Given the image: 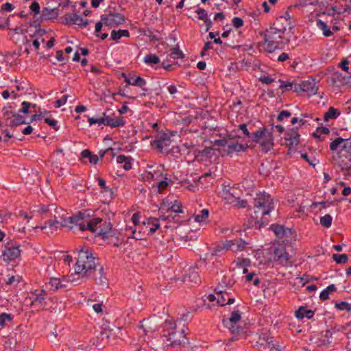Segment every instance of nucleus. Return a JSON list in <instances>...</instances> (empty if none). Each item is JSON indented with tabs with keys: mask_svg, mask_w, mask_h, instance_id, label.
<instances>
[{
	"mask_svg": "<svg viewBox=\"0 0 351 351\" xmlns=\"http://www.w3.org/2000/svg\"><path fill=\"white\" fill-rule=\"evenodd\" d=\"M63 226L70 229L77 228L82 231H90L95 236H101L102 239L108 234L112 230V224L109 221L95 217V211L91 209H84L77 214L64 220Z\"/></svg>",
	"mask_w": 351,
	"mask_h": 351,
	"instance_id": "obj_1",
	"label": "nucleus"
},
{
	"mask_svg": "<svg viewBox=\"0 0 351 351\" xmlns=\"http://www.w3.org/2000/svg\"><path fill=\"white\" fill-rule=\"evenodd\" d=\"M182 322L165 320L162 326V335L169 342L168 346L171 348L180 349L189 345V338L185 332V326H180Z\"/></svg>",
	"mask_w": 351,
	"mask_h": 351,
	"instance_id": "obj_2",
	"label": "nucleus"
},
{
	"mask_svg": "<svg viewBox=\"0 0 351 351\" xmlns=\"http://www.w3.org/2000/svg\"><path fill=\"white\" fill-rule=\"evenodd\" d=\"M254 214L252 217L255 220V225L259 228L267 224L266 215L274 209V204L271 195L265 192L256 194L254 199Z\"/></svg>",
	"mask_w": 351,
	"mask_h": 351,
	"instance_id": "obj_3",
	"label": "nucleus"
},
{
	"mask_svg": "<svg viewBox=\"0 0 351 351\" xmlns=\"http://www.w3.org/2000/svg\"><path fill=\"white\" fill-rule=\"evenodd\" d=\"M96 258L93 256L92 251L86 247H82L78 252V256L75 265V270L82 274L86 278H93L97 264Z\"/></svg>",
	"mask_w": 351,
	"mask_h": 351,
	"instance_id": "obj_4",
	"label": "nucleus"
},
{
	"mask_svg": "<svg viewBox=\"0 0 351 351\" xmlns=\"http://www.w3.org/2000/svg\"><path fill=\"white\" fill-rule=\"evenodd\" d=\"M251 141L259 145L262 152L267 153L273 149L274 138L272 128H259L251 134Z\"/></svg>",
	"mask_w": 351,
	"mask_h": 351,
	"instance_id": "obj_5",
	"label": "nucleus"
},
{
	"mask_svg": "<svg viewBox=\"0 0 351 351\" xmlns=\"http://www.w3.org/2000/svg\"><path fill=\"white\" fill-rule=\"evenodd\" d=\"M332 152H337L340 165L348 166L351 162V142L348 139L338 137L332 141L329 145Z\"/></svg>",
	"mask_w": 351,
	"mask_h": 351,
	"instance_id": "obj_6",
	"label": "nucleus"
},
{
	"mask_svg": "<svg viewBox=\"0 0 351 351\" xmlns=\"http://www.w3.org/2000/svg\"><path fill=\"white\" fill-rule=\"evenodd\" d=\"M284 36V30L271 27L267 29L264 36V42L263 48L265 51L271 53L276 49L280 47L282 44V38Z\"/></svg>",
	"mask_w": 351,
	"mask_h": 351,
	"instance_id": "obj_7",
	"label": "nucleus"
},
{
	"mask_svg": "<svg viewBox=\"0 0 351 351\" xmlns=\"http://www.w3.org/2000/svg\"><path fill=\"white\" fill-rule=\"evenodd\" d=\"M274 261L279 264L287 266L292 263L291 246H286L285 243H273Z\"/></svg>",
	"mask_w": 351,
	"mask_h": 351,
	"instance_id": "obj_8",
	"label": "nucleus"
},
{
	"mask_svg": "<svg viewBox=\"0 0 351 351\" xmlns=\"http://www.w3.org/2000/svg\"><path fill=\"white\" fill-rule=\"evenodd\" d=\"M3 117L0 121V125H6L11 128L25 123V117L19 114L14 113L11 107L3 109Z\"/></svg>",
	"mask_w": 351,
	"mask_h": 351,
	"instance_id": "obj_9",
	"label": "nucleus"
},
{
	"mask_svg": "<svg viewBox=\"0 0 351 351\" xmlns=\"http://www.w3.org/2000/svg\"><path fill=\"white\" fill-rule=\"evenodd\" d=\"M205 266L206 261L204 260L198 261L193 267H190L186 270V274L184 275L182 280L185 282L199 283L201 279L199 274L201 271V268Z\"/></svg>",
	"mask_w": 351,
	"mask_h": 351,
	"instance_id": "obj_10",
	"label": "nucleus"
},
{
	"mask_svg": "<svg viewBox=\"0 0 351 351\" xmlns=\"http://www.w3.org/2000/svg\"><path fill=\"white\" fill-rule=\"evenodd\" d=\"M31 295H32V298H30V306L35 308L37 312L45 309L47 304L46 298L47 295V291L43 289H35L31 291Z\"/></svg>",
	"mask_w": 351,
	"mask_h": 351,
	"instance_id": "obj_11",
	"label": "nucleus"
},
{
	"mask_svg": "<svg viewBox=\"0 0 351 351\" xmlns=\"http://www.w3.org/2000/svg\"><path fill=\"white\" fill-rule=\"evenodd\" d=\"M269 229L274 232L279 239L282 240V241L296 240V232L294 230L278 224L271 225Z\"/></svg>",
	"mask_w": 351,
	"mask_h": 351,
	"instance_id": "obj_12",
	"label": "nucleus"
},
{
	"mask_svg": "<svg viewBox=\"0 0 351 351\" xmlns=\"http://www.w3.org/2000/svg\"><path fill=\"white\" fill-rule=\"evenodd\" d=\"M101 18L104 25L111 27L118 26L125 21V17L122 14L111 11L103 14Z\"/></svg>",
	"mask_w": 351,
	"mask_h": 351,
	"instance_id": "obj_13",
	"label": "nucleus"
},
{
	"mask_svg": "<svg viewBox=\"0 0 351 351\" xmlns=\"http://www.w3.org/2000/svg\"><path fill=\"white\" fill-rule=\"evenodd\" d=\"M171 143L170 136L166 133H159L154 140L151 141V145L158 152H162L169 149Z\"/></svg>",
	"mask_w": 351,
	"mask_h": 351,
	"instance_id": "obj_14",
	"label": "nucleus"
},
{
	"mask_svg": "<svg viewBox=\"0 0 351 351\" xmlns=\"http://www.w3.org/2000/svg\"><path fill=\"white\" fill-rule=\"evenodd\" d=\"M10 243H6L3 250L2 258L6 262L15 260L21 254L19 247L10 245Z\"/></svg>",
	"mask_w": 351,
	"mask_h": 351,
	"instance_id": "obj_15",
	"label": "nucleus"
},
{
	"mask_svg": "<svg viewBox=\"0 0 351 351\" xmlns=\"http://www.w3.org/2000/svg\"><path fill=\"white\" fill-rule=\"evenodd\" d=\"M219 145L223 147V151L227 154H230L235 152H241L245 150V147L243 145L234 141H227L226 140H220Z\"/></svg>",
	"mask_w": 351,
	"mask_h": 351,
	"instance_id": "obj_16",
	"label": "nucleus"
},
{
	"mask_svg": "<svg viewBox=\"0 0 351 351\" xmlns=\"http://www.w3.org/2000/svg\"><path fill=\"white\" fill-rule=\"evenodd\" d=\"M241 312L238 309H234L230 315V317L227 319L223 320V324L225 327L232 330V333L239 334V330L238 328L234 327L236 324L241 319Z\"/></svg>",
	"mask_w": 351,
	"mask_h": 351,
	"instance_id": "obj_17",
	"label": "nucleus"
},
{
	"mask_svg": "<svg viewBox=\"0 0 351 351\" xmlns=\"http://www.w3.org/2000/svg\"><path fill=\"white\" fill-rule=\"evenodd\" d=\"M351 76L343 75L339 71L333 72L329 77V81L333 86L341 87L350 82Z\"/></svg>",
	"mask_w": 351,
	"mask_h": 351,
	"instance_id": "obj_18",
	"label": "nucleus"
},
{
	"mask_svg": "<svg viewBox=\"0 0 351 351\" xmlns=\"http://www.w3.org/2000/svg\"><path fill=\"white\" fill-rule=\"evenodd\" d=\"M48 285L50 286L49 289L53 291L59 289H66L68 287L66 276H63L62 278H51Z\"/></svg>",
	"mask_w": 351,
	"mask_h": 351,
	"instance_id": "obj_19",
	"label": "nucleus"
},
{
	"mask_svg": "<svg viewBox=\"0 0 351 351\" xmlns=\"http://www.w3.org/2000/svg\"><path fill=\"white\" fill-rule=\"evenodd\" d=\"M285 140L289 149L295 148L300 143V134L296 130L291 129L287 132Z\"/></svg>",
	"mask_w": 351,
	"mask_h": 351,
	"instance_id": "obj_20",
	"label": "nucleus"
},
{
	"mask_svg": "<svg viewBox=\"0 0 351 351\" xmlns=\"http://www.w3.org/2000/svg\"><path fill=\"white\" fill-rule=\"evenodd\" d=\"M104 116V125L110 126L111 128H117L123 126L125 121L122 117H117L113 115L112 117L106 115L105 112L103 113Z\"/></svg>",
	"mask_w": 351,
	"mask_h": 351,
	"instance_id": "obj_21",
	"label": "nucleus"
},
{
	"mask_svg": "<svg viewBox=\"0 0 351 351\" xmlns=\"http://www.w3.org/2000/svg\"><path fill=\"white\" fill-rule=\"evenodd\" d=\"M65 21L66 24L69 25H77L81 27H86L88 25L86 19H84L81 16L75 13L66 15Z\"/></svg>",
	"mask_w": 351,
	"mask_h": 351,
	"instance_id": "obj_22",
	"label": "nucleus"
},
{
	"mask_svg": "<svg viewBox=\"0 0 351 351\" xmlns=\"http://www.w3.org/2000/svg\"><path fill=\"white\" fill-rule=\"evenodd\" d=\"M125 77V82L128 85L136 86L142 88L143 90L147 91V90L144 88L146 85V81L145 79L140 76L132 75L127 77L125 74H123Z\"/></svg>",
	"mask_w": 351,
	"mask_h": 351,
	"instance_id": "obj_23",
	"label": "nucleus"
},
{
	"mask_svg": "<svg viewBox=\"0 0 351 351\" xmlns=\"http://www.w3.org/2000/svg\"><path fill=\"white\" fill-rule=\"evenodd\" d=\"M233 245L234 243H232V244H225L223 243L221 244L216 245L215 247L210 249L211 256H221L226 252L230 250L232 245Z\"/></svg>",
	"mask_w": 351,
	"mask_h": 351,
	"instance_id": "obj_24",
	"label": "nucleus"
},
{
	"mask_svg": "<svg viewBox=\"0 0 351 351\" xmlns=\"http://www.w3.org/2000/svg\"><path fill=\"white\" fill-rule=\"evenodd\" d=\"M314 315L315 312L313 311L308 309L306 306H300L295 312V316L298 319H302L304 318L310 319L313 317Z\"/></svg>",
	"mask_w": 351,
	"mask_h": 351,
	"instance_id": "obj_25",
	"label": "nucleus"
},
{
	"mask_svg": "<svg viewBox=\"0 0 351 351\" xmlns=\"http://www.w3.org/2000/svg\"><path fill=\"white\" fill-rule=\"evenodd\" d=\"M222 197L227 204L233 205L237 198L236 196V189L233 188L224 189L222 191Z\"/></svg>",
	"mask_w": 351,
	"mask_h": 351,
	"instance_id": "obj_26",
	"label": "nucleus"
},
{
	"mask_svg": "<svg viewBox=\"0 0 351 351\" xmlns=\"http://www.w3.org/2000/svg\"><path fill=\"white\" fill-rule=\"evenodd\" d=\"M300 89L307 93L308 95H312L316 94L318 87L314 82L304 81L300 84Z\"/></svg>",
	"mask_w": 351,
	"mask_h": 351,
	"instance_id": "obj_27",
	"label": "nucleus"
},
{
	"mask_svg": "<svg viewBox=\"0 0 351 351\" xmlns=\"http://www.w3.org/2000/svg\"><path fill=\"white\" fill-rule=\"evenodd\" d=\"M86 277L84 276L82 274L77 273V271L75 270L73 274H70L66 276V280L69 283H73L74 285H80L84 282L86 280Z\"/></svg>",
	"mask_w": 351,
	"mask_h": 351,
	"instance_id": "obj_28",
	"label": "nucleus"
},
{
	"mask_svg": "<svg viewBox=\"0 0 351 351\" xmlns=\"http://www.w3.org/2000/svg\"><path fill=\"white\" fill-rule=\"evenodd\" d=\"M93 278L97 285L102 286H108V281L104 274L103 267L99 268L98 273H95Z\"/></svg>",
	"mask_w": 351,
	"mask_h": 351,
	"instance_id": "obj_29",
	"label": "nucleus"
},
{
	"mask_svg": "<svg viewBox=\"0 0 351 351\" xmlns=\"http://www.w3.org/2000/svg\"><path fill=\"white\" fill-rule=\"evenodd\" d=\"M209 217V210L206 208L201 210L193 215L194 221L199 223H206Z\"/></svg>",
	"mask_w": 351,
	"mask_h": 351,
	"instance_id": "obj_30",
	"label": "nucleus"
},
{
	"mask_svg": "<svg viewBox=\"0 0 351 351\" xmlns=\"http://www.w3.org/2000/svg\"><path fill=\"white\" fill-rule=\"evenodd\" d=\"M132 158L130 156H126L125 155H119L117 157V162L119 164H123V168L126 170H130L132 169Z\"/></svg>",
	"mask_w": 351,
	"mask_h": 351,
	"instance_id": "obj_31",
	"label": "nucleus"
},
{
	"mask_svg": "<svg viewBox=\"0 0 351 351\" xmlns=\"http://www.w3.org/2000/svg\"><path fill=\"white\" fill-rule=\"evenodd\" d=\"M330 134V130L326 127H318L315 132L313 133V136L317 138L319 141H324L326 138V135Z\"/></svg>",
	"mask_w": 351,
	"mask_h": 351,
	"instance_id": "obj_32",
	"label": "nucleus"
},
{
	"mask_svg": "<svg viewBox=\"0 0 351 351\" xmlns=\"http://www.w3.org/2000/svg\"><path fill=\"white\" fill-rule=\"evenodd\" d=\"M59 222L58 221H49L47 223L40 228L46 234H52L58 227Z\"/></svg>",
	"mask_w": 351,
	"mask_h": 351,
	"instance_id": "obj_33",
	"label": "nucleus"
},
{
	"mask_svg": "<svg viewBox=\"0 0 351 351\" xmlns=\"http://www.w3.org/2000/svg\"><path fill=\"white\" fill-rule=\"evenodd\" d=\"M317 27L321 29L323 32V35L326 37H330L333 34V32L330 30L326 23L324 22L321 19H317L316 21Z\"/></svg>",
	"mask_w": 351,
	"mask_h": 351,
	"instance_id": "obj_34",
	"label": "nucleus"
},
{
	"mask_svg": "<svg viewBox=\"0 0 351 351\" xmlns=\"http://www.w3.org/2000/svg\"><path fill=\"white\" fill-rule=\"evenodd\" d=\"M146 229L149 233H154L158 230L160 227V223L158 222V219L157 218H149L147 219Z\"/></svg>",
	"mask_w": 351,
	"mask_h": 351,
	"instance_id": "obj_35",
	"label": "nucleus"
},
{
	"mask_svg": "<svg viewBox=\"0 0 351 351\" xmlns=\"http://www.w3.org/2000/svg\"><path fill=\"white\" fill-rule=\"evenodd\" d=\"M340 114L341 112L339 110L333 107H330L324 115V121H328L330 119H335L340 115Z\"/></svg>",
	"mask_w": 351,
	"mask_h": 351,
	"instance_id": "obj_36",
	"label": "nucleus"
},
{
	"mask_svg": "<svg viewBox=\"0 0 351 351\" xmlns=\"http://www.w3.org/2000/svg\"><path fill=\"white\" fill-rule=\"evenodd\" d=\"M44 42H45V39L40 35V36H38V37L34 38L32 40H27L26 42V45L28 47H33L36 51H38L39 49L40 43H44Z\"/></svg>",
	"mask_w": 351,
	"mask_h": 351,
	"instance_id": "obj_37",
	"label": "nucleus"
},
{
	"mask_svg": "<svg viewBox=\"0 0 351 351\" xmlns=\"http://www.w3.org/2000/svg\"><path fill=\"white\" fill-rule=\"evenodd\" d=\"M122 36L125 37H129L130 36V32L127 29H119L118 31L112 30L110 35L111 40H118L120 39Z\"/></svg>",
	"mask_w": 351,
	"mask_h": 351,
	"instance_id": "obj_38",
	"label": "nucleus"
},
{
	"mask_svg": "<svg viewBox=\"0 0 351 351\" xmlns=\"http://www.w3.org/2000/svg\"><path fill=\"white\" fill-rule=\"evenodd\" d=\"M144 62L146 64L152 66L160 63V58L154 53H149L144 57Z\"/></svg>",
	"mask_w": 351,
	"mask_h": 351,
	"instance_id": "obj_39",
	"label": "nucleus"
},
{
	"mask_svg": "<svg viewBox=\"0 0 351 351\" xmlns=\"http://www.w3.org/2000/svg\"><path fill=\"white\" fill-rule=\"evenodd\" d=\"M216 294L217 303L221 306H225L226 304L227 298L229 296V293L219 290L216 292Z\"/></svg>",
	"mask_w": 351,
	"mask_h": 351,
	"instance_id": "obj_40",
	"label": "nucleus"
},
{
	"mask_svg": "<svg viewBox=\"0 0 351 351\" xmlns=\"http://www.w3.org/2000/svg\"><path fill=\"white\" fill-rule=\"evenodd\" d=\"M14 319V315L10 313H2L0 314V326L5 327L8 322H11Z\"/></svg>",
	"mask_w": 351,
	"mask_h": 351,
	"instance_id": "obj_41",
	"label": "nucleus"
},
{
	"mask_svg": "<svg viewBox=\"0 0 351 351\" xmlns=\"http://www.w3.org/2000/svg\"><path fill=\"white\" fill-rule=\"evenodd\" d=\"M332 258L337 264L346 263L348 261V256L346 254H333Z\"/></svg>",
	"mask_w": 351,
	"mask_h": 351,
	"instance_id": "obj_42",
	"label": "nucleus"
},
{
	"mask_svg": "<svg viewBox=\"0 0 351 351\" xmlns=\"http://www.w3.org/2000/svg\"><path fill=\"white\" fill-rule=\"evenodd\" d=\"M171 211L177 213H182V205L181 202L177 199L173 200L172 205L170 207Z\"/></svg>",
	"mask_w": 351,
	"mask_h": 351,
	"instance_id": "obj_43",
	"label": "nucleus"
},
{
	"mask_svg": "<svg viewBox=\"0 0 351 351\" xmlns=\"http://www.w3.org/2000/svg\"><path fill=\"white\" fill-rule=\"evenodd\" d=\"M332 218L327 214L320 218V223L322 226L329 228L332 224Z\"/></svg>",
	"mask_w": 351,
	"mask_h": 351,
	"instance_id": "obj_44",
	"label": "nucleus"
},
{
	"mask_svg": "<svg viewBox=\"0 0 351 351\" xmlns=\"http://www.w3.org/2000/svg\"><path fill=\"white\" fill-rule=\"evenodd\" d=\"M173 202L170 197H167V198L164 199L160 204V209L162 210H171L170 207L173 204Z\"/></svg>",
	"mask_w": 351,
	"mask_h": 351,
	"instance_id": "obj_45",
	"label": "nucleus"
},
{
	"mask_svg": "<svg viewBox=\"0 0 351 351\" xmlns=\"http://www.w3.org/2000/svg\"><path fill=\"white\" fill-rule=\"evenodd\" d=\"M335 306L339 310H346L348 312L351 311V305L347 302H336Z\"/></svg>",
	"mask_w": 351,
	"mask_h": 351,
	"instance_id": "obj_46",
	"label": "nucleus"
},
{
	"mask_svg": "<svg viewBox=\"0 0 351 351\" xmlns=\"http://www.w3.org/2000/svg\"><path fill=\"white\" fill-rule=\"evenodd\" d=\"M169 186L167 178H165V180L159 182L157 184L158 192L159 193H163Z\"/></svg>",
	"mask_w": 351,
	"mask_h": 351,
	"instance_id": "obj_47",
	"label": "nucleus"
},
{
	"mask_svg": "<svg viewBox=\"0 0 351 351\" xmlns=\"http://www.w3.org/2000/svg\"><path fill=\"white\" fill-rule=\"evenodd\" d=\"M29 8L32 12L34 14V17H35L40 12V8L39 3L37 1H33L30 5Z\"/></svg>",
	"mask_w": 351,
	"mask_h": 351,
	"instance_id": "obj_48",
	"label": "nucleus"
},
{
	"mask_svg": "<svg viewBox=\"0 0 351 351\" xmlns=\"http://www.w3.org/2000/svg\"><path fill=\"white\" fill-rule=\"evenodd\" d=\"M88 122L90 125L97 123L100 125H104V116L103 115L101 118L88 117Z\"/></svg>",
	"mask_w": 351,
	"mask_h": 351,
	"instance_id": "obj_49",
	"label": "nucleus"
},
{
	"mask_svg": "<svg viewBox=\"0 0 351 351\" xmlns=\"http://www.w3.org/2000/svg\"><path fill=\"white\" fill-rule=\"evenodd\" d=\"M21 109L19 110V112H23L24 114H29L32 112L30 108L32 104L27 101H23L21 104Z\"/></svg>",
	"mask_w": 351,
	"mask_h": 351,
	"instance_id": "obj_50",
	"label": "nucleus"
},
{
	"mask_svg": "<svg viewBox=\"0 0 351 351\" xmlns=\"http://www.w3.org/2000/svg\"><path fill=\"white\" fill-rule=\"evenodd\" d=\"M195 12L197 13V14L198 16V19L200 20H202L204 21L208 19L206 11L203 8H198L195 11Z\"/></svg>",
	"mask_w": 351,
	"mask_h": 351,
	"instance_id": "obj_51",
	"label": "nucleus"
},
{
	"mask_svg": "<svg viewBox=\"0 0 351 351\" xmlns=\"http://www.w3.org/2000/svg\"><path fill=\"white\" fill-rule=\"evenodd\" d=\"M171 56L174 59H178L183 58V54L179 48H173L171 51Z\"/></svg>",
	"mask_w": 351,
	"mask_h": 351,
	"instance_id": "obj_52",
	"label": "nucleus"
},
{
	"mask_svg": "<svg viewBox=\"0 0 351 351\" xmlns=\"http://www.w3.org/2000/svg\"><path fill=\"white\" fill-rule=\"evenodd\" d=\"M232 24L235 28H239L243 25V21L241 18L234 17L232 20Z\"/></svg>",
	"mask_w": 351,
	"mask_h": 351,
	"instance_id": "obj_53",
	"label": "nucleus"
},
{
	"mask_svg": "<svg viewBox=\"0 0 351 351\" xmlns=\"http://www.w3.org/2000/svg\"><path fill=\"white\" fill-rule=\"evenodd\" d=\"M291 113L288 110H282L278 114L277 119L279 121H282L284 119L290 117Z\"/></svg>",
	"mask_w": 351,
	"mask_h": 351,
	"instance_id": "obj_54",
	"label": "nucleus"
},
{
	"mask_svg": "<svg viewBox=\"0 0 351 351\" xmlns=\"http://www.w3.org/2000/svg\"><path fill=\"white\" fill-rule=\"evenodd\" d=\"M234 206L237 208H245L247 206V202L244 199H241L237 197L235 203L233 204Z\"/></svg>",
	"mask_w": 351,
	"mask_h": 351,
	"instance_id": "obj_55",
	"label": "nucleus"
},
{
	"mask_svg": "<svg viewBox=\"0 0 351 351\" xmlns=\"http://www.w3.org/2000/svg\"><path fill=\"white\" fill-rule=\"evenodd\" d=\"M45 122L47 123L49 125L53 127L55 130H58L59 127L58 125V121L56 119H50V118H46L45 119Z\"/></svg>",
	"mask_w": 351,
	"mask_h": 351,
	"instance_id": "obj_56",
	"label": "nucleus"
},
{
	"mask_svg": "<svg viewBox=\"0 0 351 351\" xmlns=\"http://www.w3.org/2000/svg\"><path fill=\"white\" fill-rule=\"evenodd\" d=\"M67 98L68 97L66 95H63L60 99L56 100L55 102V107L60 108L64 105L66 103Z\"/></svg>",
	"mask_w": 351,
	"mask_h": 351,
	"instance_id": "obj_57",
	"label": "nucleus"
},
{
	"mask_svg": "<svg viewBox=\"0 0 351 351\" xmlns=\"http://www.w3.org/2000/svg\"><path fill=\"white\" fill-rule=\"evenodd\" d=\"M51 12V11L50 10H49L47 8H45L42 10L41 19L42 20H48V19H49L51 18V16H50Z\"/></svg>",
	"mask_w": 351,
	"mask_h": 351,
	"instance_id": "obj_58",
	"label": "nucleus"
},
{
	"mask_svg": "<svg viewBox=\"0 0 351 351\" xmlns=\"http://www.w3.org/2000/svg\"><path fill=\"white\" fill-rule=\"evenodd\" d=\"M259 81L263 84H270L274 82V79L269 75H263L260 77Z\"/></svg>",
	"mask_w": 351,
	"mask_h": 351,
	"instance_id": "obj_59",
	"label": "nucleus"
},
{
	"mask_svg": "<svg viewBox=\"0 0 351 351\" xmlns=\"http://www.w3.org/2000/svg\"><path fill=\"white\" fill-rule=\"evenodd\" d=\"M280 85L279 86V88L280 89H285L286 90H290L292 88V86H293V84L291 83V82H284V81H282V80H280Z\"/></svg>",
	"mask_w": 351,
	"mask_h": 351,
	"instance_id": "obj_60",
	"label": "nucleus"
},
{
	"mask_svg": "<svg viewBox=\"0 0 351 351\" xmlns=\"http://www.w3.org/2000/svg\"><path fill=\"white\" fill-rule=\"evenodd\" d=\"M239 128L243 132V133L244 134L245 136L251 138L252 133H250L249 130H247L246 124H245V123L240 124L239 125Z\"/></svg>",
	"mask_w": 351,
	"mask_h": 351,
	"instance_id": "obj_61",
	"label": "nucleus"
},
{
	"mask_svg": "<svg viewBox=\"0 0 351 351\" xmlns=\"http://www.w3.org/2000/svg\"><path fill=\"white\" fill-rule=\"evenodd\" d=\"M213 44L211 42H206L205 44H204V46L201 51V56H204L206 53V51H208V49H213Z\"/></svg>",
	"mask_w": 351,
	"mask_h": 351,
	"instance_id": "obj_62",
	"label": "nucleus"
},
{
	"mask_svg": "<svg viewBox=\"0 0 351 351\" xmlns=\"http://www.w3.org/2000/svg\"><path fill=\"white\" fill-rule=\"evenodd\" d=\"M141 215L139 213H135L132 217V221L134 226H137L140 223Z\"/></svg>",
	"mask_w": 351,
	"mask_h": 351,
	"instance_id": "obj_63",
	"label": "nucleus"
},
{
	"mask_svg": "<svg viewBox=\"0 0 351 351\" xmlns=\"http://www.w3.org/2000/svg\"><path fill=\"white\" fill-rule=\"evenodd\" d=\"M14 9V6L9 2H6L1 5V10L5 12H11Z\"/></svg>",
	"mask_w": 351,
	"mask_h": 351,
	"instance_id": "obj_64",
	"label": "nucleus"
}]
</instances>
